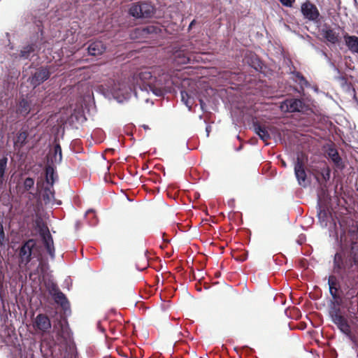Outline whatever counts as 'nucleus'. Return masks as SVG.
<instances>
[{"mask_svg": "<svg viewBox=\"0 0 358 358\" xmlns=\"http://www.w3.org/2000/svg\"><path fill=\"white\" fill-rule=\"evenodd\" d=\"M48 15V12L41 8L24 14L25 23L30 25L29 36L10 54L14 60L31 61L42 48L46 47L48 41L44 36V30L50 24Z\"/></svg>", "mask_w": 358, "mask_h": 358, "instance_id": "nucleus-1", "label": "nucleus"}, {"mask_svg": "<svg viewBox=\"0 0 358 358\" xmlns=\"http://www.w3.org/2000/svg\"><path fill=\"white\" fill-rule=\"evenodd\" d=\"M152 78L149 71H141L134 74L129 78L127 83L110 80L105 85L97 87L96 92L102 94L105 98L110 100L115 99L119 103L127 101L133 94L138 97L137 90L141 92H152L156 96L163 97L167 92L157 87L148 81Z\"/></svg>", "mask_w": 358, "mask_h": 358, "instance_id": "nucleus-2", "label": "nucleus"}, {"mask_svg": "<svg viewBox=\"0 0 358 358\" xmlns=\"http://www.w3.org/2000/svg\"><path fill=\"white\" fill-rule=\"evenodd\" d=\"M332 272L348 284L358 280V241L351 240L345 258L340 252L334 254Z\"/></svg>", "mask_w": 358, "mask_h": 358, "instance_id": "nucleus-3", "label": "nucleus"}, {"mask_svg": "<svg viewBox=\"0 0 358 358\" xmlns=\"http://www.w3.org/2000/svg\"><path fill=\"white\" fill-rule=\"evenodd\" d=\"M341 306L329 308L328 315L341 334L348 338L352 344L358 347V339L352 333L351 326L347 317L342 313Z\"/></svg>", "mask_w": 358, "mask_h": 358, "instance_id": "nucleus-4", "label": "nucleus"}, {"mask_svg": "<svg viewBox=\"0 0 358 358\" xmlns=\"http://www.w3.org/2000/svg\"><path fill=\"white\" fill-rule=\"evenodd\" d=\"M313 175L320 187V193L324 199L328 196L327 184L331 179V169L325 161H322L312 169Z\"/></svg>", "mask_w": 358, "mask_h": 358, "instance_id": "nucleus-5", "label": "nucleus"}, {"mask_svg": "<svg viewBox=\"0 0 358 358\" xmlns=\"http://www.w3.org/2000/svg\"><path fill=\"white\" fill-rule=\"evenodd\" d=\"M155 6L148 1H139L130 4L128 14L135 20H150L156 14Z\"/></svg>", "mask_w": 358, "mask_h": 358, "instance_id": "nucleus-6", "label": "nucleus"}, {"mask_svg": "<svg viewBox=\"0 0 358 358\" xmlns=\"http://www.w3.org/2000/svg\"><path fill=\"white\" fill-rule=\"evenodd\" d=\"M341 278L333 272L327 278V285L329 287V293L331 299L328 302L329 308L342 306L343 303V289L341 283Z\"/></svg>", "mask_w": 358, "mask_h": 358, "instance_id": "nucleus-7", "label": "nucleus"}, {"mask_svg": "<svg viewBox=\"0 0 358 358\" xmlns=\"http://www.w3.org/2000/svg\"><path fill=\"white\" fill-rule=\"evenodd\" d=\"M29 69H34L27 79V83L30 84L33 89H36L47 81L52 73V66L49 65L34 66V64H31Z\"/></svg>", "mask_w": 358, "mask_h": 358, "instance_id": "nucleus-8", "label": "nucleus"}, {"mask_svg": "<svg viewBox=\"0 0 358 358\" xmlns=\"http://www.w3.org/2000/svg\"><path fill=\"white\" fill-rule=\"evenodd\" d=\"M49 293L55 303L59 305L66 317L71 314V305L66 296L59 289L55 283H52L49 287Z\"/></svg>", "mask_w": 358, "mask_h": 358, "instance_id": "nucleus-9", "label": "nucleus"}, {"mask_svg": "<svg viewBox=\"0 0 358 358\" xmlns=\"http://www.w3.org/2000/svg\"><path fill=\"white\" fill-rule=\"evenodd\" d=\"M36 241L29 238L24 241L18 250L19 262L27 265L34 257V250L36 248Z\"/></svg>", "mask_w": 358, "mask_h": 358, "instance_id": "nucleus-10", "label": "nucleus"}, {"mask_svg": "<svg viewBox=\"0 0 358 358\" xmlns=\"http://www.w3.org/2000/svg\"><path fill=\"white\" fill-rule=\"evenodd\" d=\"M284 106H286L285 111L290 113H301L304 114L310 110V108L304 102L303 99L298 98L286 99L281 103V110L284 109Z\"/></svg>", "mask_w": 358, "mask_h": 358, "instance_id": "nucleus-11", "label": "nucleus"}, {"mask_svg": "<svg viewBox=\"0 0 358 358\" xmlns=\"http://www.w3.org/2000/svg\"><path fill=\"white\" fill-rule=\"evenodd\" d=\"M300 11L305 20L313 22L314 24L321 23L322 17L319 10L310 1L306 0L301 4Z\"/></svg>", "mask_w": 358, "mask_h": 358, "instance_id": "nucleus-12", "label": "nucleus"}, {"mask_svg": "<svg viewBox=\"0 0 358 358\" xmlns=\"http://www.w3.org/2000/svg\"><path fill=\"white\" fill-rule=\"evenodd\" d=\"M32 326L36 332L44 335L50 333L52 322L48 315L43 313H38L34 317Z\"/></svg>", "mask_w": 358, "mask_h": 358, "instance_id": "nucleus-13", "label": "nucleus"}, {"mask_svg": "<svg viewBox=\"0 0 358 358\" xmlns=\"http://www.w3.org/2000/svg\"><path fill=\"white\" fill-rule=\"evenodd\" d=\"M322 195L317 194V217L320 226L326 228L328 225L329 218L331 215L326 203L322 200Z\"/></svg>", "mask_w": 358, "mask_h": 358, "instance_id": "nucleus-14", "label": "nucleus"}, {"mask_svg": "<svg viewBox=\"0 0 358 358\" xmlns=\"http://www.w3.org/2000/svg\"><path fill=\"white\" fill-rule=\"evenodd\" d=\"M35 106L36 103H34L31 96L28 94L26 95H22L20 96L17 104L16 113L18 115L26 117L31 111L34 110Z\"/></svg>", "mask_w": 358, "mask_h": 358, "instance_id": "nucleus-15", "label": "nucleus"}, {"mask_svg": "<svg viewBox=\"0 0 358 358\" xmlns=\"http://www.w3.org/2000/svg\"><path fill=\"white\" fill-rule=\"evenodd\" d=\"M338 226L336 221L332 220V223L329 228V237L334 239V245L343 248V237L345 236V229H342V224L341 222L338 221Z\"/></svg>", "mask_w": 358, "mask_h": 358, "instance_id": "nucleus-16", "label": "nucleus"}, {"mask_svg": "<svg viewBox=\"0 0 358 358\" xmlns=\"http://www.w3.org/2000/svg\"><path fill=\"white\" fill-rule=\"evenodd\" d=\"M247 62L255 71L263 74L264 76H268L270 69L257 55L251 54L248 57Z\"/></svg>", "mask_w": 358, "mask_h": 358, "instance_id": "nucleus-17", "label": "nucleus"}, {"mask_svg": "<svg viewBox=\"0 0 358 358\" xmlns=\"http://www.w3.org/2000/svg\"><path fill=\"white\" fill-rule=\"evenodd\" d=\"M328 159L334 164V168L343 171L345 166L334 145L328 144L327 149Z\"/></svg>", "mask_w": 358, "mask_h": 358, "instance_id": "nucleus-18", "label": "nucleus"}, {"mask_svg": "<svg viewBox=\"0 0 358 358\" xmlns=\"http://www.w3.org/2000/svg\"><path fill=\"white\" fill-rule=\"evenodd\" d=\"M251 124L254 132L262 141L266 142L271 138L268 127L266 125L261 124L257 117H252Z\"/></svg>", "mask_w": 358, "mask_h": 358, "instance_id": "nucleus-19", "label": "nucleus"}, {"mask_svg": "<svg viewBox=\"0 0 358 358\" xmlns=\"http://www.w3.org/2000/svg\"><path fill=\"white\" fill-rule=\"evenodd\" d=\"M46 230H47V232L45 234H42L41 233V241H42V243H43L47 252L50 255V258L52 259H55V246H54L53 238L50 232V230L49 229H46Z\"/></svg>", "mask_w": 358, "mask_h": 358, "instance_id": "nucleus-20", "label": "nucleus"}, {"mask_svg": "<svg viewBox=\"0 0 358 358\" xmlns=\"http://www.w3.org/2000/svg\"><path fill=\"white\" fill-rule=\"evenodd\" d=\"M294 174L299 185L307 187V174L303 164L299 160L294 166Z\"/></svg>", "mask_w": 358, "mask_h": 358, "instance_id": "nucleus-21", "label": "nucleus"}, {"mask_svg": "<svg viewBox=\"0 0 358 358\" xmlns=\"http://www.w3.org/2000/svg\"><path fill=\"white\" fill-rule=\"evenodd\" d=\"M173 61L178 65L187 64L190 59L187 55L186 50L181 47L175 48L173 52Z\"/></svg>", "mask_w": 358, "mask_h": 358, "instance_id": "nucleus-22", "label": "nucleus"}, {"mask_svg": "<svg viewBox=\"0 0 358 358\" xmlns=\"http://www.w3.org/2000/svg\"><path fill=\"white\" fill-rule=\"evenodd\" d=\"M106 50V46L100 41L90 42L87 48L89 55L99 56Z\"/></svg>", "mask_w": 358, "mask_h": 358, "instance_id": "nucleus-23", "label": "nucleus"}, {"mask_svg": "<svg viewBox=\"0 0 358 358\" xmlns=\"http://www.w3.org/2000/svg\"><path fill=\"white\" fill-rule=\"evenodd\" d=\"M345 45L353 54L358 55V36L345 34L343 36Z\"/></svg>", "mask_w": 358, "mask_h": 358, "instance_id": "nucleus-24", "label": "nucleus"}, {"mask_svg": "<svg viewBox=\"0 0 358 358\" xmlns=\"http://www.w3.org/2000/svg\"><path fill=\"white\" fill-rule=\"evenodd\" d=\"M171 82L170 78L168 75H162L158 76L157 78H155L153 82H149V83L155 85L157 87H159L166 92H169V83Z\"/></svg>", "mask_w": 358, "mask_h": 358, "instance_id": "nucleus-25", "label": "nucleus"}, {"mask_svg": "<svg viewBox=\"0 0 358 358\" xmlns=\"http://www.w3.org/2000/svg\"><path fill=\"white\" fill-rule=\"evenodd\" d=\"M65 350L63 358H78V354L75 342L73 340H66Z\"/></svg>", "mask_w": 358, "mask_h": 358, "instance_id": "nucleus-26", "label": "nucleus"}, {"mask_svg": "<svg viewBox=\"0 0 358 358\" xmlns=\"http://www.w3.org/2000/svg\"><path fill=\"white\" fill-rule=\"evenodd\" d=\"M57 178L56 166L54 164H48L45 169V182L47 184L52 187Z\"/></svg>", "mask_w": 358, "mask_h": 358, "instance_id": "nucleus-27", "label": "nucleus"}, {"mask_svg": "<svg viewBox=\"0 0 358 358\" xmlns=\"http://www.w3.org/2000/svg\"><path fill=\"white\" fill-rule=\"evenodd\" d=\"M62 162V147L59 143L57 142L56 138L55 139V144L53 148V152L52 154V157L50 159V163L48 161V164H54V162L56 164H61Z\"/></svg>", "mask_w": 358, "mask_h": 358, "instance_id": "nucleus-28", "label": "nucleus"}, {"mask_svg": "<svg viewBox=\"0 0 358 358\" xmlns=\"http://www.w3.org/2000/svg\"><path fill=\"white\" fill-rule=\"evenodd\" d=\"M321 34L327 41L333 45L338 42V34L336 33L334 29L330 27L322 29Z\"/></svg>", "mask_w": 358, "mask_h": 358, "instance_id": "nucleus-29", "label": "nucleus"}, {"mask_svg": "<svg viewBox=\"0 0 358 358\" xmlns=\"http://www.w3.org/2000/svg\"><path fill=\"white\" fill-rule=\"evenodd\" d=\"M28 132L27 131H20L17 133L14 139L15 146L20 148H23L27 143Z\"/></svg>", "mask_w": 358, "mask_h": 358, "instance_id": "nucleus-30", "label": "nucleus"}, {"mask_svg": "<svg viewBox=\"0 0 358 358\" xmlns=\"http://www.w3.org/2000/svg\"><path fill=\"white\" fill-rule=\"evenodd\" d=\"M161 32V28L159 26L154 24L147 25L143 27L141 30V34L143 36L150 34H158Z\"/></svg>", "mask_w": 358, "mask_h": 358, "instance_id": "nucleus-31", "label": "nucleus"}, {"mask_svg": "<svg viewBox=\"0 0 358 358\" xmlns=\"http://www.w3.org/2000/svg\"><path fill=\"white\" fill-rule=\"evenodd\" d=\"M292 74L295 76L299 80V85H301V91L303 92V87L307 88L312 87L310 83L306 80V78L299 71H294L291 72Z\"/></svg>", "mask_w": 358, "mask_h": 358, "instance_id": "nucleus-32", "label": "nucleus"}, {"mask_svg": "<svg viewBox=\"0 0 358 358\" xmlns=\"http://www.w3.org/2000/svg\"><path fill=\"white\" fill-rule=\"evenodd\" d=\"M341 280L343 282L345 287L348 289L345 294L346 297L350 299H354L356 296L355 287L358 285V280L354 284H348L343 280Z\"/></svg>", "mask_w": 358, "mask_h": 358, "instance_id": "nucleus-33", "label": "nucleus"}, {"mask_svg": "<svg viewBox=\"0 0 358 358\" xmlns=\"http://www.w3.org/2000/svg\"><path fill=\"white\" fill-rule=\"evenodd\" d=\"M85 217H87L88 219V224L91 227H94L98 223V218L96 217L95 215V210L92 208L88 209L85 214Z\"/></svg>", "mask_w": 358, "mask_h": 358, "instance_id": "nucleus-34", "label": "nucleus"}, {"mask_svg": "<svg viewBox=\"0 0 358 358\" xmlns=\"http://www.w3.org/2000/svg\"><path fill=\"white\" fill-rule=\"evenodd\" d=\"M61 334H62V336L64 338L65 342H66V340H67V341L71 340L70 338L71 331L69 328L66 318L64 319V324H62V325H61Z\"/></svg>", "mask_w": 358, "mask_h": 358, "instance_id": "nucleus-35", "label": "nucleus"}, {"mask_svg": "<svg viewBox=\"0 0 358 358\" xmlns=\"http://www.w3.org/2000/svg\"><path fill=\"white\" fill-rule=\"evenodd\" d=\"M8 163V158L3 157L0 159V185H2L5 180V173Z\"/></svg>", "mask_w": 358, "mask_h": 358, "instance_id": "nucleus-36", "label": "nucleus"}, {"mask_svg": "<svg viewBox=\"0 0 358 358\" xmlns=\"http://www.w3.org/2000/svg\"><path fill=\"white\" fill-rule=\"evenodd\" d=\"M180 96H181V101L188 108V110H191L192 105L190 104V96H189V94L186 91L182 90L180 92Z\"/></svg>", "mask_w": 358, "mask_h": 358, "instance_id": "nucleus-37", "label": "nucleus"}, {"mask_svg": "<svg viewBox=\"0 0 358 358\" xmlns=\"http://www.w3.org/2000/svg\"><path fill=\"white\" fill-rule=\"evenodd\" d=\"M36 226L41 236V233L42 234H45L47 232L46 229H49L47 225L43 222L41 219H38L36 221Z\"/></svg>", "mask_w": 358, "mask_h": 358, "instance_id": "nucleus-38", "label": "nucleus"}, {"mask_svg": "<svg viewBox=\"0 0 358 358\" xmlns=\"http://www.w3.org/2000/svg\"><path fill=\"white\" fill-rule=\"evenodd\" d=\"M36 226L41 236V233L42 234H45L47 232L46 229H49L47 225L43 222L41 219H38L36 221Z\"/></svg>", "mask_w": 358, "mask_h": 358, "instance_id": "nucleus-39", "label": "nucleus"}, {"mask_svg": "<svg viewBox=\"0 0 358 358\" xmlns=\"http://www.w3.org/2000/svg\"><path fill=\"white\" fill-rule=\"evenodd\" d=\"M34 183H35V180L33 178L28 177V178H25V180H24V182H23V187H24V190L29 191L31 189L34 188Z\"/></svg>", "mask_w": 358, "mask_h": 358, "instance_id": "nucleus-40", "label": "nucleus"}, {"mask_svg": "<svg viewBox=\"0 0 358 358\" xmlns=\"http://www.w3.org/2000/svg\"><path fill=\"white\" fill-rule=\"evenodd\" d=\"M248 252L247 251H241L237 254L233 255V257L238 262H244L248 259Z\"/></svg>", "mask_w": 358, "mask_h": 358, "instance_id": "nucleus-41", "label": "nucleus"}, {"mask_svg": "<svg viewBox=\"0 0 358 358\" xmlns=\"http://www.w3.org/2000/svg\"><path fill=\"white\" fill-rule=\"evenodd\" d=\"M5 241L6 236L3 229V226L1 222H0V249L5 248Z\"/></svg>", "mask_w": 358, "mask_h": 358, "instance_id": "nucleus-42", "label": "nucleus"}, {"mask_svg": "<svg viewBox=\"0 0 358 358\" xmlns=\"http://www.w3.org/2000/svg\"><path fill=\"white\" fill-rule=\"evenodd\" d=\"M279 1L283 6L291 8L293 6L295 0H279Z\"/></svg>", "mask_w": 358, "mask_h": 358, "instance_id": "nucleus-43", "label": "nucleus"}, {"mask_svg": "<svg viewBox=\"0 0 358 358\" xmlns=\"http://www.w3.org/2000/svg\"><path fill=\"white\" fill-rule=\"evenodd\" d=\"M329 66L338 73H341L340 69L334 64L332 61H329Z\"/></svg>", "mask_w": 358, "mask_h": 358, "instance_id": "nucleus-44", "label": "nucleus"}, {"mask_svg": "<svg viewBox=\"0 0 358 358\" xmlns=\"http://www.w3.org/2000/svg\"><path fill=\"white\" fill-rule=\"evenodd\" d=\"M201 109L203 112H206V104L202 99H199Z\"/></svg>", "mask_w": 358, "mask_h": 358, "instance_id": "nucleus-45", "label": "nucleus"}, {"mask_svg": "<svg viewBox=\"0 0 358 358\" xmlns=\"http://www.w3.org/2000/svg\"><path fill=\"white\" fill-rule=\"evenodd\" d=\"M43 199L45 204L49 203L50 201V194L48 192L44 193L43 195Z\"/></svg>", "mask_w": 358, "mask_h": 358, "instance_id": "nucleus-46", "label": "nucleus"}, {"mask_svg": "<svg viewBox=\"0 0 358 358\" xmlns=\"http://www.w3.org/2000/svg\"><path fill=\"white\" fill-rule=\"evenodd\" d=\"M96 328L101 333H105L106 332V329L101 326V324L100 321H98L96 322Z\"/></svg>", "mask_w": 358, "mask_h": 358, "instance_id": "nucleus-47", "label": "nucleus"}, {"mask_svg": "<svg viewBox=\"0 0 358 358\" xmlns=\"http://www.w3.org/2000/svg\"><path fill=\"white\" fill-rule=\"evenodd\" d=\"M50 187H51L50 186V187H45L44 188V193L48 192V194L49 193L51 194L52 198L55 199V197H54L55 192L54 191L51 192Z\"/></svg>", "mask_w": 358, "mask_h": 358, "instance_id": "nucleus-48", "label": "nucleus"}, {"mask_svg": "<svg viewBox=\"0 0 358 358\" xmlns=\"http://www.w3.org/2000/svg\"><path fill=\"white\" fill-rule=\"evenodd\" d=\"M196 21L195 19H194L193 20L191 21V22L189 23V26H188V31L191 30L193 27V26L196 24Z\"/></svg>", "mask_w": 358, "mask_h": 358, "instance_id": "nucleus-49", "label": "nucleus"}, {"mask_svg": "<svg viewBox=\"0 0 358 358\" xmlns=\"http://www.w3.org/2000/svg\"><path fill=\"white\" fill-rule=\"evenodd\" d=\"M243 348L244 350H245V351H246L248 353H250V352H253V351H254V350H253L252 348H250V347H249V346H248V345H245V346H243Z\"/></svg>", "mask_w": 358, "mask_h": 358, "instance_id": "nucleus-50", "label": "nucleus"}, {"mask_svg": "<svg viewBox=\"0 0 358 358\" xmlns=\"http://www.w3.org/2000/svg\"><path fill=\"white\" fill-rule=\"evenodd\" d=\"M338 80L343 82V83L346 84L347 83V79L345 76H340L337 78Z\"/></svg>", "mask_w": 358, "mask_h": 358, "instance_id": "nucleus-51", "label": "nucleus"}, {"mask_svg": "<svg viewBox=\"0 0 358 358\" xmlns=\"http://www.w3.org/2000/svg\"><path fill=\"white\" fill-rule=\"evenodd\" d=\"M228 205L230 208H233L234 207V199H231L228 201Z\"/></svg>", "mask_w": 358, "mask_h": 358, "instance_id": "nucleus-52", "label": "nucleus"}, {"mask_svg": "<svg viewBox=\"0 0 358 358\" xmlns=\"http://www.w3.org/2000/svg\"><path fill=\"white\" fill-rule=\"evenodd\" d=\"M210 131H211V127L210 125H207L206 127V132L207 137L209 136Z\"/></svg>", "mask_w": 358, "mask_h": 358, "instance_id": "nucleus-53", "label": "nucleus"}, {"mask_svg": "<svg viewBox=\"0 0 358 358\" xmlns=\"http://www.w3.org/2000/svg\"><path fill=\"white\" fill-rule=\"evenodd\" d=\"M81 222L78 220H77L75 223V228L76 230H78L80 228Z\"/></svg>", "mask_w": 358, "mask_h": 358, "instance_id": "nucleus-54", "label": "nucleus"}, {"mask_svg": "<svg viewBox=\"0 0 358 358\" xmlns=\"http://www.w3.org/2000/svg\"><path fill=\"white\" fill-rule=\"evenodd\" d=\"M13 73V75L12 76V78L17 79V78H18V76L20 75V72L18 71H15Z\"/></svg>", "mask_w": 358, "mask_h": 358, "instance_id": "nucleus-55", "label": "nucleus"}, {"mask_svg": "<svg viewBox=\"0 0 358 358\" xmlns=\"http://www.w3.org/2000/svg\"><path fill=\"white\" fill-rule=\"evenodd\" d=\"M324 58H325V59H326V61L327 62L328 64H329V61H331L328 55L327 57H325Z\"/></svg>", "mask_w": 358, "mask_h": 358, "instance_id": "nucleus-56", "label": "nucleus"}, {"mask_svg": "<svg viewBox=\"0 0 358 358\" xmlns=\"http://www.w3.org/2000/svg\"><path fill=\"white\" fill-rule=\"evenodd\" d=\"M322 55L324 56V57L327 56V54L324 51H321Z\"/></svg>", "mask_w": 358, "mask_h": 358, "instance_id": "nucleus-57", "label": "nucleus"}, {"mask_svg": "<svg viewBox=\"0 0 358 358\" xmlns=\"http://www.w3.org/2000/svg\"><path fill=\"white\" fill-rule=\"evenodd\" d=\"M313 90H314L315 92H318V87H316V86H315V87H313Z\"/></svg>", "mask_w": 358, "mask_h": 358, "instance_id": "nucleus-58", "label": "nucleus"}, {"mask_svg": "<svg viewBox=\"0 0 358 358\" xmlns=\"http://www.w3.org/2000/svg\"><path fill=\"white\" fill-rule=\"evenodd\" d=\"M143 127L144 129H149V127L148 125H145V124L143 125Z\"/></svg>", "mask_w": 358, "mask_h": 358, "instance_id": "nucleus-59", "label": "nucleus"}, {"mask_svg": "<svg viewBox=\"0 0 358 358\" xmlns=\"http://www.w3.org/2000/svg\"><path fill=\"white\" fill-rule=\"evenodd\" d=\"M296 34H297V35H298L301 38H303V35H301V34H299V33H297Z\"/></svg>", "mask_w": 358, "mask_h": 358, "instance_id": "nucleus-60", "label": "nucleus"}, {"mask_svg": "<svg viewBox=\"0 0 358 358\" xmlns=\"http://www.w3.org/2000/svg\"><path fill=\"white\" fill-rule=\"evenodd\" d=\"M56 203L57 205H61L62 204V201H56Z\"/></svg>", "mask_w": 358, "mask_h": 358, "instance_id": "nucleus-61", "label": "nucleus"}, {"mask_svg": "<svg viewBox=\"0 0 358 358\" xmlns=\"http://www.w3.org/2000/svg\"><path fill=\"white\" fill-rule=\"evenodd\" d=\"M282 166H286V164H285V162H282Z\"/></svg>", "mask_w": 358, "mask_h": 358, "instance_id": "nucleus-62", "label": "nucleus"}, {"mask_svg": "<svg viewBox=\"0 0 358 358\" xmlns=\"http://www.w3.org/2000/svg\"><path fill=\"white\" fill-rule=\"evenodd\" d=\"M186 147H187V149L188 150H190V149L188 148V144H187V143H186Z\"/></svg>", "mask_w": 358, "mask_h": 358, "instance_id": "nucleus-63", "label": "nucleus"}, {"mask_svg": "<svg viewBox=\"0 0 358 358\" xmlns=\"http://www.w3.org/2000/svg\"><path fill=\"white\" fill-rule=\"evenodd\" d=\"M241 149V147H239L236 149L237 151H239Z\"/></svg>", "mask_w": 358, "mask_h": 358, "instance_id": "nucleus-64", "label": "nucleus"}]
</instances>
